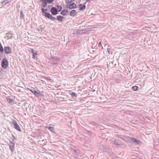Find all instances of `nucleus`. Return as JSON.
Wrapping results in <instances>:
<instances>
[{
    "label": "nucleus",
    "mask_w": 159,
    "mask_h": 159,
    "mask_svg": "<svg viewBox=\"0 0 159 159\" xmlns=\"http://www.w3.org/2000/svg\"><path fill=\"white\" fill-rule=\"evenodd\" d=\"M30 51L31 52V53H32V54L36 52L33 49H31L30 50Z\"/></svg>",
    "instance_id": "31"
},
{
    "label": "nucleus",
    "mask_w": 159,
    "mask_h": 159,
    "mask_svg": "<svg viewBox=\"0 0 159 159\" xmlns=\"http://www.w3.org/2000/svg\"><path fill=\"white\" fill-rule=\"evenodd\" d=\"M130 140L138 144H140L141 143V142L140 141L137 140L136 139L133 137H130Z\"/></svg>",
    "instance_id": "6"
},
{
    "label": "nucleus",
    "mask_w": 159,
    "mask_h": 159,
    "mask_svg": "<svg viewBox=\"0 0 159 159\" xmlns=\"http://www.w3.org/2000/svg\"><path fill=\"white\" fill-rule=\"evenodd\" d=\"M7 102L9 103H11L13 101V100L12 99H11L10 98H8L7 99Z\"/></svg>",
    "instance_id": "22"
},
{
    "label": "nucleus",
    "mask_w": 159,
    "mask_h": 159,
    "mask_svg": "<svg viewBox=\"0 0 159 159\" xmlns=\"http://www.w3.org/2000/svg\"><path fill=\"white\" fill-rule=\"evenodd\" d=\"M9 2L8 0H5L2 2V4L4 5H6L7 3H8Z\"/></svg>",
    "instance_id": "19"
},
{
    "label": "nucleus",
    "mask_w": 159,
    "mask_h": 159,
    "mask_svg": "<svg viewBox=\"0 0 159 159\" xmlns=\"http://www.w3.org/2000/svg\"><path fill=\"white\" fill-rule=\"evenodd\" d=\"M37 52H36L33 54V56L34 58H36L37 57H36L35 55H37Z\"/></svg>",
    "instance_id": "27"
},
{
    "label": "nucleus",
    "mask_w": 159,
    "mask_h": 159,
    "mask_svg": "<svg viewBox=\"0 0 159 159\" xmlns=\"http://www.w3.org/2000/svg\"><path fill=\"white\" fill-rule=\"evenodd\" d=\"M14 143L13 142H10V145H9V147L10 149V150L12 151L13 149L14 148Z\"/></svg>",
    "instance_id": "8"
},
{
    "label": "nucleus",
    "mask_w": 159,
    "mask_h": 159,
    "mask_svg": "<svg viewBox=\"0 0 159 159\" xmlns=\"http://www.w3.org/2000/svg\"><path fill=\"white\" fill-rule=\"evenodd\" d=\"M107 52L109 54H110L111 50L110 48H107Z\"/></svg>",
    "instance_id": "32"
},
{
    "label": "nucleus",
    "mask_w": 159,
    "mask_h": 159,
    "mask_svg": "<svg viewBox=\"0 0 159 159\" xmlns=\"http://www.w3.org/2000/svg\"><path fill=\"white\" fill-rule=\"evenodd\" d=\"M48 129L50 131L53 132L54 130V128L52 127L49 126L48 127Z\"/></svg>",
    "instance_id": "18"
},
{
    "label": "nucleus",
    "mask_w": 159,
    "mask_h": 159,
    "mask_svg": "<svg viewBox=\"0 0 159 159\" xmlns=\"http://www.w3.org/2000/svg\"><path fill=\"white\" fill-rule=\"evenodd\" d=\"M157 143H159V139H158L157 141Z\"/></svg>",
    "instance_id": "40"
},
{
    "label": "nucleus",
    "mask_w": 159,
    "mask_h": 159,
    "mask_svg": "<svg viewBox=\"0 0 159 159\" xmlns=\"http://www.w3.org/2000/svg\"><path fill=\"white\" fill-rule=\"evenodd\" d=\"M49 19L52 20H56V19L55 17L52 16H51V17H50V18Z\"/></svg>",
    "instance_id": "26"
},
{
    "label": "nucleus",
    "mask_w": 159,
    "mask_h": 159,
    "mask_svg": "<svg viewBox=\"0 0 159 159\" xmlns=\"http://www.w3.org/2000/svg\"><path fill=\"white\" fill-rule=\"evenodd\" d=\"M42 1L43 2V7H45L47 6V0L43 1Z\"/></svg>",
    "instance_id": "14"
},
{
    "label": "nucleus",
    "mask_w": 159,
    "mask_h": 159,
    "mask_svg": "<svg viewBox=\"0 0 159 159\" xmlns=\"http://www.w3.org/2000/svg\"><path fill=\"white\" fill-rule=\"evenodd\" d=\"M57 11H58V12L60 11H61L62 9V7L61 6H57Z\"/></svg>",
    "instance_id": "15"
},
{
    "label": "nucleus",
    "mask_w": 159,
    "mask_h": 159,
    "mask_svg": "<svg viewBox=\"0 0 159 159\" xmlns=\"http://www.w3.org/2000/svg\"><path fill=\"white\" fill-rule=\"evenodd\" d=\"M12 123L15 129L21 132V131L20 127L15 120H14L13 121Z\"/></svg>",
    "instance_id": "3"
},
{
    "label": "nucleus",
    "mask_w": 159,
    "mask_h": 159,
    "mask_svg": "<svg viewBox=\"0 0 159 159\" xmlns=\"http://www.w3.org/2000/svg\"><path fill=\"white\" fill-rule=\"evenodd\" d=\"M28 89L31 92L33 93H34V91L35 90H34V89L33 88H28Z\"/></svg>",
    "instance_id": "20"
},
{
    "label": "nucleus",
    "mask_w": 159,
    "mask_h": 159,
    "mask_svg": "<svg viewBox=\"0 0 159 159\" xmlns=\"http://www.w3.org/2000/svg\"><path fill=\"white\" fill-rule=\"evenodd\" d=\"M3 48L2 45H1L0 46V54H2L3 52Z\"/></svg>",
    "instance_id": "21"
},
{
    "label": "nucleus",
    "mask_w": 159,
    "mask_h": 159,
    "mask_svg": "<svg viewBox=\"0 0 159 159\" xmlns=\"http://www.w3.org/2000/svg\"><path fill=\"white\" fill-rule=\"evenodd\" d=\"M4 50L5 53L7 54L12 52L11 48L8 46H5L4 48Z\"/></svg>",
    "instance_id": "4"
},
{
    "label": "nucleus",
    "mask_w": 159,
    "mask_h": 159,
    "mask_svg": "<svg viewBox=\"0 0 159 159\" xmlns=\"http://www.w3.org/2000/svg\"><path fill=\"white\" fill-rule=\"evenodd\" d=\"M70 94L71 95V96L72 97H74L76 96V93L74 92H71V93H70Z\"/></svg>",
    "instance_id": "25"
},
{
    "label": "nucleus",
    "mask_w": 159,
    "mask_h": 159,
    "mask_svg": "<svg viewBox=\"0 0 159 159\" xmlns=\"http://www.w3.org/2000/svg\"><path fill=\"white\" fill-rule=\"evenodd\" d=\"M86 4V2H85L83 4H80L79 5L80 7V10H83L85 8L86 6L85 4Z\"/></svg>",
    "instance_id": "9"
},
{
    "label": "nucleus",
    "mask_w": 159,
    "mask_h": 159,
    "mask_svg": "<svg viewBox=\"0 0 159 159\" xmlns=\"http://www.w3.org/2000/svg\"><path fill=\"white\" fill-rule=\"evenodd\" d=\"M64 19V17L61 16H57V20L61 22L63 21V19Z\"/></svg>",
    "instance_id": "11"
},
{
    "label": "nucleus",
    "mask_w": 159,
    "mask_h": 159,
    "mask_svg": "<svg viewBox=\"0 0 159 159\" xmlns=\"http://www.w3.org/2000/svg\"><path fill=\"white\" fill-rule=\"evenodd\" d=\"M46 79L49 80H51V79L50 78H48V77H46Z\"/></svg>",
    "instance_id": "34"
},
{
    "label": "nucleus",
    "mask_w": 159,
    "mask_h": 159,
    "mask_svg": "<svg viewBox=\"0 0 159 159\" xmlns=\"http://www.w3.org/2000/svg\"><path fill=\"white\" fill-rule=\"evenodd\" d=\"M61 14L63 16H66L67 15V13H66L65 10H63L61 13Z\"/></svg>",
    "instance_id": "16"
},
{
    "label": "nucleus",
    "mask_w": 159,
    "mask_h": 159,
    "mask_svg": "<svg viewBox=\"0 0 159 159\" xmlns=\"http://www.w3.org/2000/svg\"><path fill=\"white\" fill-rule=\"evenodd\" d=\"M138 87L137 86H134L132 87V89L134 91H136L138 90Z\"/></svg>",
    "instance_id": "17"
},
{
    "label": "nucleus",
    "mask_w": 159,
    "mask_h": 159,
    "mask_svg": "<svg viewBox=\"0 0 159 159\" xmlns=\"http://www.w3.org/2000/svg\"><path fill=\"white\" fill-rule=\"evenodd\" d=\"M43 29V28H42H42H40L39 29V31H42Z\"/></svg>",
    "instance_id": "36"
},
{
    "label": "nucleus",
    "mask_w": 159,
    "mask_h": 159,
    "mask_svg": "<svg viewBox=\"0 0 159 159\" xmlns=\"http://www.w3.org/2000/svg\"><path fill=\"white\" fill-rule=\"evenodd\" d=\"M51 58L52 60H53L55 61H57L59 60V59L58 58H57L55 57H52Z\"/></svg>",
    "instance_id": "23"
},
{
    "label": "nucleus",
    "mask_w": 159,
    "mask_h": 159,
    "mask_svg": "<svg viewBox=\"0 0 159 159\" xmlns=\"http://www.w3.org/2000/svg\"><path fill=\"white\" fill-rule=\"evenodd\" d=\"M41 10L42 12L44 14H45V13H46V11L47 10H45V9L43 8H42L41 9Z\"/></svg>",
    "instance_id": "28"
},
{
    "label": "nucleus",
    "mask_w": 159,
    "mask_h": 159,
    "mask_svg": "<svg viewBox=\"0 0 159 159\" xmlns=\"http://www.w3.org/2000/svg\"><path fill=\"white\" fill-rule=\"evenodd\" d=\"M113 144H115V145H120V144H119L118 143L116 142V141H114L113 142Z\"/></svg>",
    "instance_id": "29"
},
{
    "label": "nucleus",
    "mask_w": 159,
    "mask_h": 159,
    "mask_svg": "<svg viewBox=\"0 0 159 159\" xmlns=\"http://www.w3.org/2000/svg\"><path fill=\"white\" fill-rule=\"evenodd\" d=\"M91 0H86L85 2L86 3L87 2H90Z\"/></svg>",
    "instance_id": "38"
},
{
    "label": "nucleus",
    "mask_w": 159,
    "mask_h": 159,
    "mask_svg": "<svg viewBox=\"0 0 159 159\" xmlns=\"http://www.w3.org/2000/svg\"><path fill=\"white\" fill-rule=\"evenodd\" d=\"M1 45H2L0 43V46H1Z\"/></svg>",
    "instance_id": "41"
},
{
    "label": "nucleus",
    "mask_w": 159,
    "mask_h": 159,
    "mask_svg": "<svg viewBox=\"0 0 159 159\" xmlns=\"http://www.w3.org/2000/svg\"><path fill=\"white\" fill-rule=\"evenodd\" d=\"M77 151V150H74V152L76 153H77V152H76Z\"/></svg>",
    "instance_id": "39"
},
{
    "label": "nucleus",
    "mask_w": 159,
    "mask_h": 159,
    "mask_svg": "<svg viewBox=\"0 0 159 159\" xmlns=\"http://www.w3.org/2000/svg\"><path fill=\"white\" fill-rule=\"evenodd\" d=\"M20 18L22 19H24V15L23 13V11H20Z\"/></svg>",
    "instance_id": "12"
},
{
    "label": "nucleus",
    "mask_w": 159,
    "mask_h": 159,
    "mask_svg": "<svg viewBox=\"0 0 159 159\" xmlns=\"http://www.w3.org/2000/svg\"><path fill=\"white\" fill-rule=\"evenodd\" d=\"M1 65L2 67L4 69H6L8 66V61L6 58H4L3 59Z\"/></svg>",
    "instance_id": "1"
},
{
    "label": "nucleus",
    "mask_w": 159,
    "mask_h": 159,
    "mask_svg": "<svg viewBox=\"0 0 159 159\" xmlns=\"http://www.w3.org/2000/svg\"><path fill=\"white\" fill-rule=\"evenodd\" d=\"M45 14V17L48 18L49 19H50L52 16L51 15L50 13L47 12Z\"/></svg>",
    "instance_id": "13"
},
{
    "label": "nucleus",
    "mask_w": 159,
    "mask_h": 159,
    "mask_svg": "<svg viewBox=\"0 0 159 159\" xmlns=\"http://www.w3.org/2000/svg\"><path fill=\"white\" fill-rule=\"evenodd\" d=\"M98 46L100 47L101 46V42L100 41L98 43Z\"/></svg>",
    "instance_id": "33"
},
{
    "label": "nucleus",
    "mask_w": 159,
    "mask_h": 159,
    "mask_svg": "<svg viewBox=\"0 0 159 159\" xmlns=\"http://www.w3.org/2000/svg\"><path fill=\"white\" fill-rule=\"evenodd\" d=\"M65 11H66V13H67V14H68V10H65Z\"/></svg>",
    "instance_id": "37"
},
{
    "label": "nucleus",
    "mask_w": 159,
    "mask_h": 159,
    "mask_svg": "<svg viewBox=\"0 0 159 159\" xmlns=\"http://www.w3.org/2000/svg\"><path fill=\"white\" fill-rule=\"evenodd\" d=\"M37 91L35 90L34 91L33 93L34 94L36 97H39V96H41L42 94L41 93L39 90H37Z\"/></svg>",
    "instance_id": "7"
},
{
    "label": "nucleus",
    "mask_w": 159,
    "mask_h": 159,
    "mask_svg": "<svg viewBox=\"0 0 159 159\" xmlns=\"http://www.w3.org/2000/svg\"><path fill=\"white\" fill-rule=\"evenodd\" d=\"M52 64H57V62H52Z\"/></svg>",
    "instance_id": "35"
},
{
    "label": "nucleus",
    "mask_w": 159,
    "mask_h": 159,
    "mask_svg": "<svg viewBox=\"0 0 159 159\" xmlns=\"http://www.w3.org/2000/svg\"><path fill=\"white\" fill-rule=\"evenodd\" d=\"M66 7L67 8H69L70 9H72L73 8H76L77 5L74 3H70L66 4Z\"/></svg>",
    "instance_id": "2"
},
{
    "label": "nucleus",
    "mask_w": 159,
    "mask_h": 159,
    "mask_svg": "<svg viewBox=\"0 0 159 159\" xmlns=\"http://www.w3.org/2000/svg\"><path fill=\"white\" fill-rule=\"evenodd\" d=\"M77 13V12L75 10H73L71 11L70 13V15L72 16H74Z\"/></svg>",
    "instance_id": "10"
},
{
    "label": "nucleus",
    "mask_w": 159,
    "mask_h": 159,
    "mask_svg": "<svg viewBox=\"0 0 159 159\" xmlns=\"http://www.w3.org/2000/svg\"><path fill=\"white\" fill-rule=\"evenodd\" d=\"M54 0H47V2L48 3H50L52 2H53Z\"/></svg>",
    "instance_id": "30"
},
{
    "label": "nucleus",
    "mask_w": 159,
    "mask_h": 159,
    "mask_svg": "<svg viewBox=\"0 0 159 159\" xmlns=\"http://www.w3.org/2000/svg\"><path fill=\"white\" fill-rule=\"evenodd\" d=\"M74 1L75 0H65L67 4L70 3Z\"/></svg>",
    "instance_id": "24"
},
{
    "label": "nucleus",
    "mask_w": 159,
    "mask_h": 159,
    "mask_svg": "<svg viewBox=\"0 0 159 159\" xmlns=\"http://www.w3.org/2000/svg\"><path fill=\"white\" fill-rule=\"evenodd\" d=\"M51 13L53 15H56L58 12L57 9L55 7H52L50 10Z\"/></svg>",
    "instance_id": "5"
}]
</instances>
